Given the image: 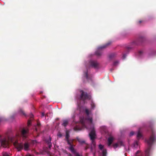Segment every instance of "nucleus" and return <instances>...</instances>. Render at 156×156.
Returning <instances> with one entry per match:
<instances>
[{"label": "nucleus", "instance_id": "obj_9", "mask_svg": "<svg viewBox=\"0 0 156 156\" xmlns=\"http://www.w3.org/2000/svg\"><path fill=\"white\" fill-rule=\"evenodd\" d=\"M113 147L115 149L119 146H123L124 145L123 144V143L121 141H119L117 143H116L113 144Z\"/></svg>", "mask_w": 156, "mask_h": 156}, {"label": "nucleus", "instance_id": "obj_33", "mask_svg": "<svg viewBox=\"0 0 156 156\" xmlns=\"http://www.w3.org/2000/svg\"><path fill=\"white\" fill-rule=\"evenodd\" d=\"M126 56V55L125 54H123L122 56L123 59H124L125 58Z\"/></svg>", "mask_w": 156, "mask_h": 156}, {"label": "nucleus", "instance_id": "obj_38", "mask_svg": "<svg viewBox=\"0 0 156 156\" xmlns=\"http://www.w3.org/2000/svg\"><path fill=\"white\" fill-rule=\"evenodd\" d=\"M58 136H59L61 137L62 136V134L61 133H59L58 134Z\"/></svg>", "mask_w": 156, "mask_h": 156}, {"label": "nucleus", "instance_id": "obj_28", "mask_svg": "<svg viewBox=\"0 0 156 156\" xmlns=\"http://www.w3.org/2000/svg\"><path fill=\"white\" fill-rule=\"evenodd\" d=\"M66 140L67 141V143L70 146L72 145L71 144V142L69 140Z\"/></svg>", "mask_w": 156, "mask_h": 156}, {"label": "nucleus", "instance_id": "obj_36", "mask_svg": "<svg viewBox=\"0 0 156 156\" xmlns=\"http://www.w3.org/2000/svg\"><path fill=\"white\" fill-rule=\"evenodd\" d=\"M41 125L40 123L37 122V125L38 127H39Z\"/></svg>", "mask_w": 156, "mask_h": 156}, {"label": "nucleus", "instance_id": "obj_22", "mask_svg": "<svg viewBox=\"0 0 156 156\" xmlns=\"http://www.w3.org/2000/svg\"><path fill=\"white\" fill-rule=\"evenodd\" d=\"M51 138L50 137H49V140H47L46 141V142L48 144H49V143H51Z\"/></svg>", "mask_w": 156, "mask_h": 156}, {"label": "nucleus", "instance_id": "obj_17", "mask_svg": "<svg viewBox=\"0 0 156 156\" xmlns=\"http://www.w3.org/2000/svg\"><path fill=\"white\" fill-rule=\"evenodd\" d=\"M69 149L72 152L75 153V151L72 146V145H71V146H70V147H69Z\"/></svg>", "mask_w": 156, "mask_h": 156}, {"label": "nucleus", "instance_id": "obj_15", "mask_svg": "<svg viewBox=\"0 0 156 156\" xmlns=\"http://www.w3.org/2000/svg\"><path fill=\"white\" fill-rule=\"evenodd\" d=\"M68 123V121L67 120H64L63 122V123L62 124V125L65 127H66Z\"/></svg>", "mask_w": 156, "mask_h": 156}, {"label": "nucleus", "instance_id": "obj_8", "mask_svg": "<svg viewBox=\"0 0 156 156\" xmlns=\"http://www.w3.org/2000/svg\"><path fill=\"white\" fill-rule=\"evenodd\" d=\"M1 145L3 147H7L8 146V140L6 138H4L1 140Z\"/></svg>", "mask_w": 156, "mask_h": 156}, {"label": "nucleus", "instance_id": "obj_10", "mask_svg": "<svg viewBox=\"0 0 156 156\" xmlns=\"http://www.w3.org/2000/svg\"><path fill=\"white\" fill-rule=\"evenodd\" d=\"M114 140V138L112 136L109 137L108 139V146H110L111 144H112V142Z\"/></svg>", "mask_w": 156, "mask_h": 156}, {"label": "nucleus", "instance_id": "obj_14", "mask_svg": "<svg viewBox=\"0 0 156 156\" xmlns=\"http://www.w3.org/2000/svg\"><path fill=\"white\" fill-rule=\"evenodd\" d=\"M69 132L68 130L66 131V140H69Z\"/></svg>", "mask_w": 156, "mask_h": 156}, {"label": "nucleus", "instance_id": "obj_32", "mask_svg": "<svg viewBox=\"0 0 156 156\" xmlns=\"http://www.w3.org/2000/svg\"><path fill=\"white\" fill-rule=\"evenodd\" d=\"M3 156H9L7 153H5L3 154Z\"/></svg>", "mask_w": 156, "mask_h": 156}, {"label": "nucleus", "instance_id": "obj_31", "mask_svg": "<svg viewBox=\"0 0 156 156\" xmlns=\"http://www.w3.org/2000/svg\"><path fill=\"white\" fill-rule=\"evenodd\" d=\"M48 145L49 148L50 149L52 147V144L51 143H49V144H48Z\"/></svg>", "mask_w": 156, "mask_h": 156}, {"label": "nucleus", "instance_id": "obj_24", "mask_svg": "<svg viewBox=\"0 0 156 156\" xmlns=\"http://www.w3.org/2000/svg\"><path fill=\"white\" fill-rule=\"evenodd\" d=\"M99 148L101 150H103V146L101 144H100L99 145Z\"/></svg>", "mask_w": 156, "mask_h": 156}, {"label": "nucleus", "instance_id": "obj_30", "mask_svg": "<svg viewBox=\"0 0 156 156\" xmlns=\"http://www.w3.org/2000/svg\"><path fill=\"white\" fill-rule=\"evenodd\" d=\"M134 132H133V131L131 132L130 133V134H129L130 136H133L134 134Z\"/></svg>", "mask_w": 156, "mask_h": 156}, {"label": "nucleus", "instance_id": "obj_29", "mask_svg": "<svg viewBox=\"0 0 156 156\" xmlns=\"http://www.w3.org/2000/svg\"><path fill=\"white\" fill-rule=\"evenodd\" d=\"M20 111L21 113L23 115H25V114L23 110H21Z\"/></svg>", "mask_w": 156, "mask_h": 156}, {"label": "nucleus", "instance_id": "obj_37", "mask_svg": "<svg viewBox=\"0 0 156 156\" xmlns=\"http://www.w3.org/2000/svg\"><path fill=\"white\" fill-rule=\"evenodd\" d=\"M27 124L28 126H29L30 125V121H28Z\"/></svg>", "mask_w": 156, "mask_h": 156}, {"label": "nucleus", "instance_id": "obj_34", "mask_svg": "<svg viewBox=\"0 0 156 156\" xmlns=\"http://www.w3.org/2000/svg\"><path fill=\"white\" fill-rule=\"evenodd\" d=\"M140 55H141L143 53V51H139L138 52Z\"/></svg>", "mask_w": 156, "mask_h": 156}, {"label": "nucleus", "instance_id": "obj_16", "mask_svg": "<svg viewBox=\"0 0 156 156\" xmlns=\"http://www.w3.org/2000/svg\"><path fill=\"white\" fill-rule=\"evenodd\" d=\"M107 152L105 149H103L102 151V156H106Z\"/></svg>", "mask_w": 156, "mask_h": 156}, {"label": "nucleus", "instance_id": "obj_21", "mask_svg": "<svg viewBox=\"0 0 156 156\" xmlns=\"http://www.w3.org/2000/svg\"><path fill=\"white\" fill-rule=\"evenodd\" d=\"M81 130V129L79 128L78 126H76L74 128V130L76 131H77L78 130Z\"/></svg>", "mask_w": 156, "mask_h": 156}, {"label": "nucleus", "instance_id": "obj_12", "mask_svg": "<svg viewBox=\"0 0 156 156\" xmlns=\"http://www.w3.org/2000/svg\"><path fill=\"white\" fill-rule=\"evenodd\" d=\"M23 146L24 147V149L25 150L27 151L28 149L29 145L28 143L26 142L24 144Z\"/></svg>", "mask_w": 156, "mask_h": 156}, {"label": "nucleus", "instance_id": "obj_13", "mask_svg": "<svg viewBox=\"0 0 156 156\" xmlns=\"http://www.w3.org/2000/svg\"><path fill=\"white\" fill-rule=\"evenodd\" d=\"M142 134L140 132V130H139L137 135V139L139 140L140 138H141L142 137Z\"/></svg>", "mask_w": 156, "mask_h": 156}, {"label": "nucleus", "instance_id": "obj_20", "mask_svg": "<svg viewBox=\"0 0 156 156\" xmlns=\"http://www.w3.org/2000/svg\"><path fill=\"white\" fill-rule=\"evenodd\" d=\"M84 111L87 115H89L90 112L89 110L88 109L85 108L84 109Z\"/></svg>", "mask_w": 156, "mask_h": 156}, {"label": "nucleus", "instance_id": "obj_45", "mask_svg": "<svg viewBox=\"0 0 156 156\" xmlns=\"http://www.w3.org/2000/svg\"><path fill=\"white\" fill-rule=\"evenodd\" d=\"M35 129H36V131H37V128L36 127H35Z\"/></svg>", "mask_w": 156, "mask_h": 156}, {"label": "nucleus", "instance_id": "obj_11", "mask_svg": "<svg viewBox=\"0 0 156 156\" xmlns=\"http://www.w3.org/2000/svg\"><path fill=\"white\" fill-rule=\"evenodd\" d=\"M76 139L77 141L79 142V143L80 144H85L86 143L85 141L82 139H81L79 137H77Z\"/></svg>", "mask_w": 156, "mask_h": 156}, {"label": "nucleus", "instance_id": "obj_42", "mask_svg": "<svg viewBox=\"0 0 156 156\" xmlns=\"http://www.w3.org/2000/svg\"><path fill=\"white\" fill-rule=\"evenodd\" d=\"M139 151H137L136 153V154H138V153H139Z\"/></svg>", "mask_w": 156, "mask_h": 156}, {"label": "nucleus", "instance_id": "obj_4", "mask_svg": "<svg viewBox=\"0 0 156 156\" xmlns=\"http://www.w3.org/2000/svg\"><path fill=\"white\" fill-rule=\"evenodd\" d=\"M112 43L111 41H109L105 44L98 47L97 50L95 52V55L97 56H101L102 53V49L106 48L107 46L110 45Z\"/></svg>", "mask_w": 156, "mask_h": 156}, {"label": "nucleus", "instance_id": "obj_26", "mask_svg": "<svg viewBox=\"0 0 156 156\" xmlns=\"http://www.w3.org/2000/svg\"><path fill=\"white\" fill-rule=\"evenodd\" d=\"M85 144L86 145V146H85V150H87V149L88 148H89V146L88 144H87L86 143Z\"/></svg>", "mask_w": 156, "mask_h": 156}, {"label": "nucleus", "instance_id": "obj_43", "mask_svg": "<svg viewBox=\"0 0 156 156\" xmlns=\"http://www.w3.org/2000/svg\"><path fill=\"white\" fill-rule=\"evenodd\" d=\"M135 143H136V144L137 145H138V143H137V141H136L135 142Z\"/></svg>", "mask_w": 156, "mask_h": 156}, {"label": "nucleus", "instance_id": "obj_2", "mask_svg": "<svg viewBox=\"0 0 156 156\" xmlns=\"http://www.w3.org/2000/svg\"><path fill=\"white\" fill-rule=\"evenodd\" d=\"M150 127L151 134L148 140H146L148 146L147 149L145 151L144 156H150V151L151 146L156 140V137L155 135V132L154 129L152 126H150Z\"/></svg>", "mask_w": 156, "mask_h": 156}, {"label": "nucleus", "instance_id": "obj_27", "mask_svg": "<svg viewBox=\"0 0 156 156\" xmlns=\"http://www.w3.org/2000/svg\"><path fill=\"white\" fill-rule=\"evenodd\" d=\"M132 45H138V43L136 41H134L132 42Z\"/></svg>", "mask_w": 156, "mask_h": 156}, {"label": "nucleus", "instance_id": "obj_41", "mask_svg": "<svg viewBox=\"0 0 156 156\" xmlns=\"http://www.w3.org/2000/svg\"><path fill=\"white\" fill-rule=\"evenodd\" d=\"M41 116L42 117L44 116V112H42L41 114Z\"/></svg>", "mask_w": 156, "mask_h": 156}, {"label": "nucleus", "instance_id": "obj_23", "mask_svg": "<svg viewBox=\"0 0 156 156\" xmlns=\"http://www.w3.org/2000/svg\"><path fill=\"white\" fill-rule=\"evenodd\" d=\"M85 77H86V78L87 80H89L90 78L88 76V73H87V71L85 73Z\"/></svg>", "mask_w": 156, "mask_h": 156}, {"label": "nucleus", "instance_id": "obj_46", "mask_svg": "<svg viewBox=\"0 0 156 156\" xmlns=\"http://www.w3.org/2000/svg\"><path fill=\"white\" fill-rule=\"evenodd\" d=\"M32 156L31 155H26V156Z\"/></svg>", "mask_w": 156, "mask_h": 156}, {"label": "nucleus", "instance_id": "obj_19", "mask_svg": "<svg viewBox=\"0 0 156 156\" xmlns=\"http://www.w3.org/2000/svg\"><path fill=\"white\" fill-rule=\"evenodd\" d=\"M115 56V53H112L109 55V58L110 59H112L114 58Z\"/></svg>", "mask_w": 156, "mask_h": 156}, {"label": "nucleus", "instance_id": "obj_6", "mask_svg": "<svg viewBox=\"0 0 156 156\" xmlns=\"http://www.w3.org/2000/svg\"><path fill=\"white\" fill-rule=\"evenodd\" d=\"M13 144L18 151H20L23 149V144L22 143H19L18 141H16Z\"/></svg>", "mask_w": 156, "mask_h": 156}, {"label": "nucleus", "instance_id": "obj_39", "mask_svg": "<svg viewBox=\"0 0 156 156\" xmlns=\"http://www.w3.org/2000/svg\"><path fill=\"white\" fill-rule=\"evenodd\" d=\"M143 21L142 20H140L138 23L139 24H140Z\"/></svg>", "mask_w": 156, "mask_h": 156}, {"label": "nucleus", "instance_id": "obj_35", "mask_svg": "<svg viewBox=\"0 0 156 156\" xmlns=\"http://www.w3.org/2000/svg\"><path fill=\"white\" fill-rule=\"evenodd\" d=\"M75 156H82V155H80L78 153H76V154Z\"/></svg>", "mask_w": 156, "mask_h": 156}, {"label": "nucleus", "instance_id": "obj_25", "mask_svg": "<svg viewBox=\"0 0 156 156\" xmlns=\"http://www.w3.org/2000/svg\"><path fill=\"white\" fill-rule=\"evenodd\" d=\"M118 63H119L118 61H115L114 62L113 65L114 66H117L118 65Z\"/></svg>", "mask_w": 156, "mask_h": 156}, {"label": "nucleus", "instance_id": "obj_40", "mask_svg": "<svg viewBox=\"0 0 156 156\" xmlns=\"http://www.w3.org/2000/svg\"><path fill=\"white\" fill-rule=\"evenodd\" d=\"M133 48V47H128L127 48L128 49H131L132 48Z\"/></svg>", "mask_w": 156, "mask_h": 156}, {"label": "nucleus", "instance_id": "obj_18", "mask_svg": "<svg viewBox=\"0 0 156 156\" xmlns=\"http://www.w3.org/2000/svg\"><path fill=\"white\" fill-rule=\"evenodd\" d=\"M91 108L92 109H94L95 107V105L93 101H92L91 104Z\"/></svg>", "mask_w": 156, "mask_h": 156}, {"label": "nucleus", "instance_id": "obj_5", "mask_svg": "<svg viewBox=\"0 0 156 156\" xmlns=\"http://www.w3.org/2000/svg\"><path fill=\"white\" fill-rule=\"evenodd\" d=\"M29 134V129L28 127H24L20 131V135L23 139H26Z\"/></svg>", "mask_w": 156, "mask_h": 156}, {"label": "nucleus", "instance_id": "obj_3", "mask_svg": "<svg viewBox=\"0 0 156 156\" xmlns=\"http://www.w3.org/2000/svg\"><path fill=\"white\" fill-rule=\"evenodd\" d=\"M80 93L81 94L80 95V100L84 102L85 100L91 99V96L88 95L87 92H84L83 90H81Z\"/></svg>", "mask_w": 156, "mask_h": 156}, {"label": "nucleus", "instance_id": "obj_47", "mask_svg": "<svg viewBox=\"0 0 156 156\" xmlns=\"http://www.w3.org/2000/svg\"><path fill=\"white\" fill-rule=\"evenodd\" d=\"M92 147H91V150H92Z\"/></svg>", "mask_w": 156, "mask_h": 156}, {"label": "nucleus", "instance_id": "obj_44", "mask_svg": "<svg viewBox=\"0 0 156 156\" xmlns=\"http://www.w3.org/2000/svg\"><path fill=\"white\" fill-rule=\"evenodd\" d=\"M10 143L12 141V138L10 137Z\"/></svg>", "mask_w": 156, "mask_h": 156}, {"label": "nucleus", "instance_id": "obj_1", "mask_svg": "<svg viewBox=\"0 0 156 156\" xmlns=\"http://www.w3.org/2000/svg\"><path fill=\"white\" fill-rule=\"evenodd\" d=\"M86 119L89 121V126L87 127L86 125L83 120L81 121V124L83 127L86 128L87 129L91 130V131L89 133V136L90 137V140L92 141V144L94 147H95L96 145V143L94 141V139L96 138V134L95 131L94 129V126L92 123L93 119L92 118H88Z\"/></svg>", "mask_w": 156, "mask_h": 156}, {"label": "nucleus", "instance_id": "obj_7", "mask_svg": "<svg viewBox=\"0 0 156 156\" xmlns=\"http://www.w3.org/2000/svg\"><path fill=\"white\" fill-rule=\"evenodd\" d=\"M90 66L95 69H98L99 67V64L97 61L91 60L89 62Z\"/></svg>", "mask_w": 156, "mask_h": 156}, {"label": "nucleus", "instance_id": "obj_48", "mask_svg": "<svg viewBox=\"0 0 156 156\" xmlns=\"http://www.w3.org/2000/svg\"><path fill=\"white\" fill-rule=\"evenodd\" d=\"M11 118H12V117H10V119H11Z\"/></svg>", "mask_w": 156, "mask_h": 156}]
</instances>
